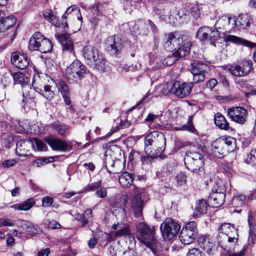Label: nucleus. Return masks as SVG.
Segmentation results:
<instances>
[{
  "instance_id": "nucleus-1",
  "label": "nucleus",
  "mask_w": 256,
  "mask_h": 256,
  "mask_svg": "<svg viewBox=\"0 0 256 256\" xmlns=\"http://www.w3.org/2000/svg\"><path fill=\"white\" fill-rule=\"evenodd\" d=\"M136 236L151 250L154 256H161L158 249V242L155 237L154 226L143 222H138L136 226Z\"/></svg>"
},
{
  "instance_id": "nucleus-2",
  "label": "nucleus",
  "mask_w": 256,
  "mask_h": 256,
  "mask_svg": "<svg viewBox=\"0 0 256 256\" xmlns=\"http://www.w3.org/2000/svg\"><path fill=\"white\" fill-rule=\"evenodd\" d=\"M238 236L237 230L230 224L224 223L218 229V242L220 246L228 252L234 250Z\"/></svg>"
},
{
  "instance_id": "nucleus-3",
  "label": "nucleus",
  "mask_w": 256,
  "mask_h": 256,
  "mask_svg": "<svg viewBox=\"0 0 256 256\" xmlns=\"http://www.w3.org/2000/svg\"><path fill=\"white\" fill-rule=\"evenodd\" d=\"M12 79L16 84H20L22 88L23 107L24 109H28L29 108L34 106V98L31 93L33 92L30 86L28 84V78L27 76L22 72H16L12 74Z\"/></svg>"
},
{
  "instance_id": "nucleus-4",
  "label": "nucleus",
  "mask_w": 256,
  "mask_h": 256,
  "mask_svg": "<svg viewBox=\"0 0 256 256\" xmlns=\"http://www.w3.org/2000/svg\"><path fill=\"white\" fill-rule=\"evenodd\" d=\"M83 55L88 64L92 65L94 68L100 72L105 70L106 60L97 49L91 46H86L84 48Z\"/></svg>"
},
{
  "instance_id": "nucleus-5",
  "label": "nucleus",
  "mask_w": 256,
  "mask_h": 256,
  "mask_svg": "<svg viewBox=\"0 0 256 256\" xmlns=\"http://www.w3.org/2000/svg\"><path fill=\"white\" fill-rule=\"evenodd\" d=\"M194 84L192 82H184L176 81L174 82L166 84L163 88L162 92L168 94L170 92L180 98H184L191 92Z\"/></svg>"
},
{
  "instance_id": "nucleus-6",
  "label": "nucleus",
  "mask_w": 256,
  "mask_h": 256,
  "mask_svg": "<svg viewBox=\"0 0 256 256\" xmlns=\"http://www.w3.org/2000/svg\"><path fill=\"white\" fill-rule=\"evenodd\" d=\"M86 70V67L80 62L76 60L66 69V76L71 82H77L83 78Z\"/></svg>"
},
{
  "instance_id": "nucleus-7",
  "label": "nucleus",
  "mask_w": 256,
  "mask_h": 256,
  "mask_svg": "<svg viewBox=\"0 0 256 256\" xmlns=\"http://www.w3.org/2000/svg\"><path fill=\"white\" fill-rule=\"evenodd\" d=\"M198 234L196 224L194 221L187 222L180 234V239L184 244L192 243Z\"/></svg>"
},
{
  "instance_id": "nucleus-8",
  "label": "nucleus",
  "mask_w": 256,
  "mask_h": 256,
  "mask_svg": "<svg viewBox=\"0 0 256 256\" xmlns=\"http://www.w3.org/2000/svg\"><path fill=\"white\" fill-rule=\"evenodd\" d=\"M252 69V62L250 60H244L242 61L231 64L228 70L236 76H247Z\"/></svg>"
},
{
  "instance_id": "nucleus-9",
  "label": "nucleus",
  "mask_w": 256,
  "mask_h": 256,
  "mask_svg": "<svg viewBox=\"0 0 256 256\" xmlns=\"http://www.w3.org/2000/svg\"><path fill=\"white\" fill-rule=\"evenodd\" d=\"M180 225L171 218L166 219L160 225V230L164 239L170 240L178 233Z\"/></svg>"
},
{
  "instance_id": "nucleus-10",
  "label": "nucleus",
  "mask_w": 256,
  "mask_h": 256,
  "mask_svg": "<svg viewBox=\"0 0 256 256\" xmlns=\"http://www.w3.org/2000/svg\"><path fill=\"white\" fill-rule=\"evenodd\" d=\"M6 128L8 130H13L17 133L29 134L31 130V124L28 120L19 122L11 118L10 122H6Z\"/></svg>"
},
{
  "instance_id": "nucleus-11",
  "label": "nucleus",
  "mask_w": 256,
  "mask_h": 256,
  "mask_svg": "<svg viewBox=\"0 0 256 256\" xmlns=\"http://www.w3.org/2000/svg\"><path fill=\"white\" fill-rule=\"evenodd\" d=\"M2 139L4 144H44L43 142L36 138L30 139H23L20 136H16L10 134H4L2 135Z\"/></svg>"
},
{
  "instance_id": "nucleus-12",
  "label": "nucleus",
  "mask_w": 256,
  "mask_h": 256,
  "mask_svg": "<svg viewBox=\"0 0 256 256\" xmlns=\"http://www.w3.org/2000/svg\"><path fill=\"white\" fill-rule=\"evenodd\" d=\"M134 195L132 200V208L136 218L142 216L144 206V200L142 198L143 190L134 186Z\"/></svg>"
},
{
  "instance_id": "nucleus-13",
  "label": "nucleus",
  "mask_w": 256,
  "mask_h": 256,
  "mask_svg": "<svg viewBox=\"0 0 256 256\" xmlns=\"http://www.w3.org/2000/svg\"><path fill=\"white\" fill-rule=\"evenodd\" d=\"M185 164H188V168L194 172H196L202 168L204 161L202 155L198 152L192 154V156H188L185 158Z\"/></svg>"
},
{
  "instance_id": "nucleus-14",
  "label": "nucleus",
  "mask_w": 256,
  "mask_h": 256,
  "mask_svg": "<svg viewBox=\"0 0 256 256\" xmlns=\"http://www.w3.org/2000/svg\"><path fill=\"white\" fill-rule=\"evenodd\" d=\"M234 22L232 16H224L218 20L216 23L215 27L224 34L230 33L234 28Z\"/></svg>"
},
{
  "instance_id": "nucleus-15",
  "label": "nucleus",
  "mask_w": 256,
  "mask_h": 256,
  "mask_svg": "<svg viewBox=\"0 0 256 256\" xmlns=\"http://www.w3.org/2000/svg\"><path fill=\"white\" fill-rule=\"evenodd\" d=\"M183 42V38L176 33H170L166 36L164 43L165 49L168 51H174L179 47Z\"/></svg>"
},
{
  "instance_id": "nucleus-16",
  "label": "nucleus",
  "mask_w": 256,
  "mask_h": 256,
  "mask_svg": "<svg viewBox=\"0 0 256 256\" xmlns=\"http://www.w3.org/2000/svg\"><path fill=\"white\" fill-rule=\"evenodd\" d=\"M228 114L230 119L240 124H243L246 120V110L242 107L230 108L228 110Z\"/></svg>"
},
{
  "instance_id": "nucleus-17",
  "label": "nucleus",
  "mask_w": 256,
  "mask_h": 256,
  "mask_svg": "<svg viewBox=\"0 0 256 256\" xmlns=\"http://www.w3.org/2000/svg\"><path fill=\"white\" fill-rule=\"evenodd\" d=\"M107 46L112 54L118 55L122 50L124 42L120 38L113 36H110L107 39Z\"/></svg>"
},
{
  "instance_id": "nucleus-18",
  "label": "nucleus",
  "mask_w": 256,
  "mask_h": 256,
  "mask_svg": "<svg viewBox=\"0 0 256 256\" xmlns=\"http://www.w3.org/2000/svg\"><path fill=\"white\" fill-rule=\"evenodd\" d=\"M56 84L58 87V92H60L62 95L65 104L68 106V107L67 108V110L72 113L74 112V108L71 105L70 92L68 85L64 81H60L58 84Z\"/></svg>"
},
{
  "instance_id": "nucleus-19",
  "label": "nucleus",
  "mask_w": 256,
  "mask_h": 256,
  "mask_svg": "<svg viewBox=\"0 0 256 256\" xmlns=\"http://www.w3.org/2000/svg\"><path fill=\"white\" fill-rule=\"evenodd\" d=\"M70 14L76 16L77 17V19L80 22V24L82 22V18L79 8L76 5L72 6L66 9L65 13L62 17L61 24L66 31V28H68V24L66 22V18H67V16Z\"/></svg>"
},
{
  "instance_id": "nucleus-20",
  "label": "nucleus",
  "mask_w": 256,
  "mask_h": 256,
  "mask_svg": "<svg viewBox=\"0 0 256 256\" xmlns=\"http://www.w3.org/2000/svg\"><path fill=\"white\" fill-rule=\"evenodd\" d=\"M12 62L14 66L21 70H24L29 64V60L26 54L14 52L12 55Z\"/></svg>"
},
{
  "instance_id": "nucleus-21",
  "label": "nucleus",
  "mask_w": 256,
  "mask_h": 256,
  "mask_svg": "<svg viewBox=\"0 0 256 256\" xmlns=\"http://www.w3.org/2000/svg\"><path fill=\"white\" fill-rule=\"evenodd\" d=\"M234 27L238 30L246 29L249 27L252 21L251 17L247 14H242L238 16H234Z\"/></svg>"
},
{
  "instance_id": "nucleus-22",
  "label": "nucleus",
  "mask_w": 256,
  "mask_h": 256,
  "mask_svg": "<svg viewBox=\"0 0 256 256\" xmlns=\"http://www.w3.org/2000/svg\"><path fill=\"white\" fill-rule=\"evenodd\" d=\"M232 145H220L221 146H217L214 145H210L211 150L208 152L210 154H212L214 157L218 158H222L224 156L228 153L229 152H232L236 148V145H234L231 150L228 149L229 146Z\"/></svg>"
},
{
  "instance_id": "nucleus-23",
  "label": "nucleus",
  "mask_w": 256,
  "mask_h": 256,
  "mask_svg": "<svg viewBox=\"0 0 256 256\" xmlns=\"http://www.w3.org/2000/svg\"><path fill=\"white\" fill-rule=\"evenodd\" d=\"M56 39L60 44L63 52H72L74 50V42L68 34H61L56 36Z\"/></svg>"
},
{
  "instance_id": "nucleus-24",
  "label": "nucleus",
  "mask_w": 256,
  "mask_h": 256,
  "mask_svg": "<svg viewBox=\"0 0 256 256\" xmlns=\"http://www.w3.org/2000/svg\"><path fill=\"white\" fill-rule=\"evenodd\" d=\"M46 81L49 82V78L44 74L36 73L33 77L32 82L34 90L38 92H41L42 88H44Z\"/></svg>"
},
{
  "instance_id": "nucleus-25",
  "label": "nucleus",
  "mask_w": 256,
  "mask_h": 256,
  "mask_svg": "<svg viewBox=\"0 0 256 256\" xmlns=\"http://www.w3.org/2000/svg\"><path fill=\"white\" fill-rule=\"evenodd\" d=\"M4 13L0 10V32H4L12 27L16 21L14 16L4 17Z\"/></svg>"
},
{
  "instance_id": "nucleus-26",
  "label": "nucleus",
  "mask_w": 256,
  "mask_h": 256,
  "mask_svg": "<svg viewBox=\"0 0 256 256\" xmlns=\"http://www.w3.org/2000/svg\"><path fill=\"white\" fill-rule=\"evenodd\" d=\"M146 24H148L154 32L156 30V25L150 20H148L146 22L143 20H140L136 22H130L129 23L130 32L134 34H136L140 29L144 28Z\"/></svg>"
},
{
  "instance_id": "nucleus-27",
  "label": "nucleus",
  "mask_w": 256,
  "mask_h": 256,
  "mask_svg": "<svg viewBox=\"0 0 256 256\" xmlns=\"http://www.w3.org/2000/svg\"><path fill=\"white\" fill-rule=\"evenodd\" d=\"M226 42H232L237 45H242L248 48H252L254 44L236 36L226 34L224 36Z\"/></svg>"
},
{
  "instance_id": "nucleus-28",
  "label": "nucleus",
  "mask_w": 256,
  "mask_h": 256,
  "mask_svg": "<svg viewBox=\"0 0 256 256\" xmlns=\"http://www.w3.org/2000/svg\"><path fill=\"white\" fill-rule=\"evenodd\" d=\"M198 242L200 246L208 254L214 245L212 238L208 235H200L198 238Z\"/></svg>"
},
{
  "instance_id": "nucleus-29",
  "label": "nucleus",
  "mask_w": 256,
  "mask_h": 256,
  "mask_svg": "<svg viewBox=\"0 0 256 256\" xmlns=\"http://www.w3.org/2000/svg\"><path fill=\"white\" fill-rule=\"evenodd\" d=\"M226 194L213 193L210 194L208 196V202L212 207H220L224 202Z\"/></svg>"
},
{
  "instance_id": "nucleus-30",
  "label": "nucleus",
  "mask_w": 256,
  "mask_h": 256,
  "mask_svg": "<svg viewBox=\"0 0 256 256\" xmlns=\"http://www.w3.org/2000/svg\"><path fill=\"white\" fill-rule=\"evenodd\" d=\"M208 204L205 200L201 199L197 200L194 206L193 217L197 218L206 212Z\"/></svg>"
},
{
  "instance_id": "nucleus-31",
  "label": "nucleus",
  "mask_w": 256,
  "mask_h": 256,
  "mask_svg": "<svg viewBox=\"0 0 256 256\" xmlns=\"http://www.w3.org/2000/svg\"><path fill=\"white\" fill-rule=\"evenodd\" d=\"M112 228L116 231L111 232L110 234L115 238L122 236H128L130 232L129 228L122 224H114L112 226Z\"/></svg>"
},
{
  "instance_id": "nucleus-32",
  "label": "nucleus",
  "mask_w": 256,
  "mask_h": 256,
  "mask_svg": "<svg viewBox=\"0 0 256 256\" xmlns=\"http://www.w3.org/2000/svg\"><path fill=\"white\" fill-rule=\"evenodd\" d=\"M134 179V176L132 174L124 172L119 176L118 180L122 187L129 188L132 185Z\"/></svg>"
},
{
  "instance_id": "nucleus-33",
  "label": "nucleus",
  "mask_w": 256,
  "mask_h": 256,
  "mask_svg": "<svg viewBox=\"0 0 256 256\" xmlns=\"http://www.w3.org/2000/svg\"><path fill=\"white\" fill-rule=\"evenodd\" d=\"M165 148V145H160V146H157V145H146L144 150L146 152H148L149 149L152 148L153 150L150 152L151 155L154 156L155 158L159 157L160 158L163 159L166 156L162 154L164 152Z\"/></svg>"
},
{
  "instance_id": "nucleus-34",
  "label": "nucleus",
  "mask_w": 256,
  "mask_h": 256,
  "mask_svg": "<svg viewBox=\"0 0 256 256\" xmlns=\"http://www.w3.org/2000/svg\"><path fill=\"white\" fill-rule=\"evenodd\" d=\"M42 40H44V36L39 32H36L30 40L28 44L30 50H38Z\"/></svg>"
},
{
  "instance_id": "nucleus-35",
  "label": "nucleus",
  "mask_w": 256,
  "mask_h": 256,
  "mask_svg": "<svg viewBox=\"0 0 256 256\" xmlns=\"http://www.w3.org/2000/svg\"><path fill=\"white\" fill-rule=\"evenodd\" d=\"M214 121L216 125L221 129L228 130L229 129V124L224 116L220 113L214 115Z\"/></svg>"
},
{
  "instance_id": "nucleus-36",
  "label": "nucleus",
  "mask_w": 256,
  "mask_h": 256,
  "mask_svg": "<svg viewBox=\"0 0 256 256\" xmlns=\"http://www.w3.org/2000/svg\"><path fill=\"white\" fill-rule=\"evenodd\" d=\"M191 46L192 44L190 42L184 44L173 54V55L174 57L178 58V59L180 58L186 56L189 54Z\"/></svg>"
},
{
  "instance_id": "nucleus-37",
  "label": "nucleus",
  "mask_w": 256,
  "mask_h": 256,
  "mask_svg": "<svg viewBox=\"0 0 256 256\" xmlns=\"http://www.w3.org/2000/svg\"><path fill=\"white\" fill-rule=\"evenodd\" d=\"M52 44L50 40L44 36V40L40 42L38 50L42 53L46 54L52 51Z\"/></svg>"
},
{
  "instance_id": "nucleus-38",
  "label": "nucleus",
  "mask_w": 256,
  "mask_h": 256,
  "mask_svg": "<svg viewBox=\"0 0 256 256\" xmlns=\"http://www.w3.org/2000/svg\"><path fill=\"white\" fill-rule=\"evenodd\" d=\"M206 65L198 62H194L192 64L190 72L192 74H204L206 68Z\"/></svg>"
},
{
  "instance_id": "nucleus-39",
  "label": "nucleus",
  "mask_w": 256,
  "mask_h": 256,
  "mask_svg": "<svg viewBox=\"0 0 256 256\" xmlns=\"http://www.w3.org/2000/svg\"><path fill=\"white\" fill-rule=\"evenodd\" d=\"M212 190L213 193L226 194V188L225 182L222 180H217L214 184Z\"/></svg>"
},
{
  "instance_id": "nucleus-40",
  "label": "nucleus",
  "mask_w": 256,
  "mask_h": 256,
  "mask_svg": "<svg viewBox=\"0 0 256 256\" xmlns=\"http://www.w3.org/2000/svg\"><path fill=\"white\" fill-rule=\"evenodd\" d=\"M46 130L45 126L40 122H34L31 124L30 134H39L44 132Z\"/></svg>"
},
{
  "instance_id": "nucleus-41",
  "label": "nucleus",
  "mask_w": 256,
  "mask_h": 256,
  "mask_svg": "<svg viewBox=\"0 0 256 256\" xmlns=\"http://www.w3.org/2000/svg\"><path fill=\"white\" fill-rule=\"evenodd\" d=\"M140 2V0H124V10H129L128 12L130 13L133 9L138 7Z\"/></svg>"
},
{
  "instance_id": "nucleus-42",
  "label": "nucleus",
  "mask_w": 256,
  "mask_h": 256,
  "mask_svg": "<svg viewBox=\"0 0 256 256\" xmlns=\"http://www.w3.org/2000/svg\"><path fill=\"white\" fill-rule=\"evenodd\" d=\"M210 27L202 26L198 29L196 32V37L200 40L208 39V32H210Z\"/></svg>"
},
{
  "instance_id": "nucleus-43",
  "label": "nucleus",
  "mask_w": 256,
  "mask_h": 256,
  "mask_svg": "<svg viewBox=\"0 0 256 256\" xmlns=\"http://www.w3.org/2000/svg\"><path fill=\"white\" fill-rule=\"evenodd\" d=\"M52 88V86L44 85V88H42V92L40 93L47 100H51L54 96V92Z\"/></svg>"
},
{
  "instance_id": "nucleus-44",
  "label": "nucleus",
  "mask_w": 256,
  "mask_h": 256,
  "mask_svg": "<svg viewBox=\"0 0 256 256\" xmlns=\"http://www.w3.org/2000/svg\"><path fill=\"white\" fill-rule=\"evenodd\" d=\"M44 17L46 20L51 22L52 24L56 26H58V18L52 13L51 10H46L42 12Z\"/></svg>"
},
{
  "instance_id": "nucleus-45",
  "label": "nucleus",
  "mask_w": 256,
  "mask_h": 256,
  "mask_svg": "<svg viewBox=\"0 0 256 256\" xmlns=\"http://www.w3.org/2000/svg\"><path fill=\"white\" fill-rule=\"evenodd\" d=\"M246 196L244 195L239 194H236L232 200V204L236 206H242L244 204Z\"/></svg>"
},
{
  "instance_id": "nucleus-46",
  "label": "nucleus",
  "mask_w": 256,
  "mask_h": 256,
  "mask_svg": "<svg viewBox=\"0 0 256 256\" xmlns=\"http://www.w3.org/2000/svg\"><path fill=\"white\" fill-rule=\"evenodd\" d=\"M245 161L246 163L256 166V150H252L248 154Z\"/></svg>"
},
{
  "instance_id": "nucleus-47",
  "label": "nucleus",
  "mask_w": 256,
  "mask_h": 256,
  "mask_svg": "<svg viewBox=\"0 0 256 256\" xmlns=\"http://www.w3.org/2000/svg\"><path fill=\"white\" fill-rule=\"evenodd\" d=\"M182 130H187L192 133H196V132L194 125L192 124V116L188 117V120L186 124L182 126Z\"/></svg>"
},
{
  "instance_id": "nucleus-48",
  "label": "nucleus",
  "mask_w": 256,
  "mask_h": 256,
  "mask_svg": "<svg viewBox=\"0 0 256 256\" xmlns=\"http://www.w3.org/2000/svg\"><path fill=\"white\" fill-rule=\"evenodd\" d=\"M12 79V76L11 73L8 72L4 74L1 78L0 81V83L3 88H4L6 86H9Z\"/></svg>"
},
{
  "instance_id": "nucleus-49",
  "label": "nucleus",
  "mask_w": 256,
  "mask_h": 256,
  "mask_svg": "<svg viewBox=\"0 0 256 256\" xmlns=\"http://www.w3.org/2000/svg\"><path fill=\"white\" fill-rule=\"evenodd\" d=\"M201 5L195 4L190 7V13L194 18L197 19L200 16V9Z\"/></svg>"
},
{
  "instance_id": "nucleus-50",
  "label": "nucleus",
  "mask_w": 256,
  "mask_h": 256,
  "mask_svg": "<svg viewBox=\"0 0 256 256\" xmlns=\"http://www.w3.org/2000/svg\"><path fill=\"white\" fill-rule=\"evenodd\" d=\"M35 202L32 198L28 199L20 204L21 210L27 211L30 210L34 204Z\"/></svg>"
},
{
  "instance_id": "nucleus-51",
  "label": "nucleus",
  "mask_w": 256,
  "mask_h": 256,
  "mask_svg": "<svg viewBox=\"0 0 256 256\" xmlns=\"http://www.w3.org/2000/svg\"><path fill=\"white\" fill-rule=\"evenodd\" d=\"M104 164L105 167L106 168L107 170L110 173L114 172L116 173V172H111L109 168H112L115 164L114 160L110 156H108L107 155L106 156V158L104 160Z\"/></svg>"
},
{
  "instance_id": "nucleus-52",
  "label": "nucleus",
  "mask_w": 256,
  "mask_h": 256,
  "mask_svg": "<svg viewBox=\"0 0 256 256\" xmlns=\"http://www.w3.org/2000/svg\"><path fill=\"white\" fill-rule=\"evenodd\" d=\"M222 32L219 30H214L212 28H210V32H208V39L212 42L217 40L219 38L220 33Z\"/></svg>"
},
{
  "instance_id": "nucleus-53",
  "label": "nucleus",
  "mask_w": 256,
  "mask_h": 256,
  "mask_svg": "<svg viewBox=\"0 0 256 256\" xmlns=\"http://www.w3.org/2000/svg\"><path fill=\"white\" fill-rule=\"evenodd\" d=\"M101 180H98L88 184L85 188L86 192H92L101 188Z\"/></svg>"
},
{
  "instance_id": "nucleus-54",
  "label": "nucleus",
  "mask_w": 256,
  "mask_h": 256,
  "mask_svg": "<svg viewBox=\"0 0 256 256\" xmlns=\"http://www.w3.org/2000/svg\"><path fill=\"white\" fill-rule=\"evenodd\" d=\"M44 142L48 144H66V142L52 136H50L44 138Z\"/></svg>"
},
{
  "instance_id": "nucleus-55",
  "label": "nucleus",
  "mask_w": 256,
  "mask_h": 256,
  "mask_svg": "<svg viewBox=\"0 0 256 256\" xmlns=\"http://www.w3.org/2000/svg\"><path fill=\"white\" fill-rule=\"evenodd\" d=\"M54 150L65 152L70 149L71 145H50Z\"/></svg>"
},
{
  "instance_id": "nucleus-56",
  "label": "nucleus",
  "mask_w": 256,
  "mask_h": 256,
  "mask_svg": "<svg viewBox=\"0 0 256 256\" xmlns=\"http://www.w3.org/2000/svg\"><path fill=\"white\" fill-rule=\"evenodd\" d=\"M218 142H224L225 144H236V140L230 136H222L217 140Z\"/></svg>"
},
{
  "instance_id": "nucleus-57",
  "label": "nucleus",
  "mask_w": 256,
  "mask_h": 256,
  "mask_svg": "<svg viewBox=\"0 0 256 256\" xmlns=\"http://www.w3.org/2000/svg\"><path fill=\"white\" fill-rule=\"evenodd\" d=\"M177 183L178 185L182 186L186 183V176L184 172L178 173L176 177Z\"/></svg>"
},
{
  "instance_id": "nucleus-58",
  "label": "nucleus",
  "mask_w": 256,
  "mask_h": 256,
  "mask_svg": "<svg viewBox=\"0 0 256 256\" xmlns=\"http://www.w3.org/2000/svg\"><path fill=\"white\" fill-rule=\"evenodd\" d=\"M248 242L252 244L256 243V224L249 231Z\"/></svg>"
},
{
  "instance_id": "nucleus-59",
  "label": "nucleus",
  "mask_w": 256,
  "mask_h": 256,
  "mask_svg": "<svg viewBox=\"0 0 256 256\" xmlns=\"http://www.w3.org/2000/svg\"><path fill=\"white\" fill-rule=\"evenodd\" d=\"M15 225V222L14 220L9 218H0V227L2 226H12Z\"/></svg>"
},
{
  "instance_id": "nucleus-60",
  "label": "nucleus",
  "mask_w": 256,
  "mask_h": 256,
  "mask_svg": "<svg viewBox=\"0 0 256 256\" xmlns=\"http://www.w3.org/2000/svg\"><path fill=\"white\" fill-rule=\"evenodd\" d=\"M74 217L76 220L82 222V226H84L89 222V217L85 218L83 216V214H75Z\"/></svg>"
},
{
  "instance_id": "nucleus-61",
  "label": "nucleus",
  "mask_w": 256,
  "mask_h": 256,
  "mask_svg": "<svg viewBox=\"0 0 256 256\" xmlns=\"http://www.w3.org/2000/svg\"><path fill=\"white\" fill-rule=\"evenodd\" d=\"M154 156L152 155L142 157L141 161L142 165L145 166L150 164L154 162Z\"/></svg>"
},
{
  "instance_id": "nucleus-62",
  "label": "nucleus",
  "mask_w": 256,
  "mask_h": 256,
  "mask_svg": "<svg viewBox=\"0 0 256 256\" xmlns=\"http://www.w3.org/2000/svg\"><path fill=\"white\" fill-rule=\"evenodd\" d=\"M16 146V152L18 156H25L28 155L24 148H23V145Z\"/></svg>"
},
{
  "instance_id": "nucleus-63",
  "label": "nucleus",
  "mask_w": 256,
  "mask_h": 256,
  "mask_svg": "<svg viewBox=\"0 0 256 256\" xmlns=\"http://www.w3.org/2000/svg\"><path fill=\"white\" fill-rule=\"evenodd\" d=\"M26 230L32 234H36L38 233V226H35L34 224L30 222V224H28Z\"/></svg>"
},
{
  "instance_id": "nucleus-64",
  "label": "nucleus",
  "mask_w": 256,
  "mask_h": 256,
  "mask_svg": "<svg viewBox=\"0 0 256 256\" xmlns=\"http://www.w3.org/2000/svg\"><path fill=\"white\" fill-rule=\"evenodd\" d=\"M187 256H202V254L198 248H192L189 250Z\"/></svg>"
}]
</instances>
